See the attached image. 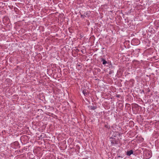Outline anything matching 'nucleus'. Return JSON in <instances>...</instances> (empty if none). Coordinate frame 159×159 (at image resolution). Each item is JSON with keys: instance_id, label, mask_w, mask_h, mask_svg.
Segmentation results:
<instances>
[{"instance_id": "f257e3e1", "label": "nucleus", "mask_w": 159, "mask_h": 159, "mask_svg": "<svg viewBox=\"0 0 159 159\" xmlns=\"http://www.w3.org/2000/svg\"><path fill=\"white\" fill-rule=\"evenodd\" d=\"M146 156L147 158L149 159L152 156V153L150 151H148L145 153Z\"/></svg>"}, {"instance_id": "f03ea898", "label": "nucleus", "mask_w": 159, "mask_h": 159, "mask_svg": "<svg viewBox=\"0 0 159 159\" xmlns=\"http://www.w3.org/2000/svg\"><path fill=\"white\" fill-rule=\"evenodd\" d=\"M88 107L89 108V110H94L95 109H96L97 108V107L96 106H92L89 105L88 106Z\"/></svg>"}, {"instance_id": "7ed1b4c3", "label": "nucleus", "mask_w": 159, "mask_h": 159, "mask_svg": "<svg viewBox=\"0 0 159 159\" xmlns=\"http://www.w3.org/2000/svg\"><path fill=\"white\" fill-rule=\"evenodd\" d=\"M111 144L113 146L115 144H118V142L116 141L115 139L112 140H111Z\"/></svg>"}, {"instance_id": "20e7f679", "label": "nucleus", "mask_w": 159, "mask_h": 159, "mask_svg": "<svg viewBox=\"0 0 159 159\" xmlns=\"http://www.w3.org/2000/svg\"><path fill=\"white\" fill-rule=\"evenodd\" d=\"M133 152L132 150L130 151H127L126 152V155L127 156H130L131 154H133Z\"/></svg>"}, {"instance_id": "39448f33", "label": "nucleus", "mask_w": 159, "mask_h": 159, "mask_svg": "<svg viewBox=\"0 0 159 159\" xmlns=\"http://www.w3.org/2000/svg\"><path fill=\"white\" fill-rule=\"evenodd\" d=\"M101 61L102 62V64L103 65H105L106 64H107L108 62L106 61L103 58H101Z\"/></svg>"}, {"instance_id": "423d86ee", "label": "nucleus", "mask_w": 159, "mask_h": 159, "mask_svg": "<svg viewBox=\"0 0 159 159\" xmlns=\"http://www.w3.org/2000/svg\"><path fill=\"white\" fill-rule=\"evenodd\" d=\"M82 93L85 96H87L88 94V92L85 89L83 90Z\"/></svg>"}, {"instance_id": "0eeeda50", "label": "nucleus", "mask_w": 159, "mask_h": 159, "mask_svg": "<svg viewBox=\"0 0 159 159\" xmlns=\"http://www.w3.org/2000/svg\"><path fill=\"white\" fill-rule=\"evenodd\" d=\"M81 17L83 18H84L85 17H86L85 15H81Z\"/></svg>"}, {"instance_id": "6e6552de", "label": "nucleus", "mask_w": 159, "mask_h": 159, "mask_svg": "<svg viewBox=\"0 0 159 159\" xmlns=\"http://www.w3.org/2000/svg\"><path fill=\"white\" fill-rule=\"evenodd\" d=\"M104 126L105 128H109V126H108V125H104Z\"/></svg>"}, {"instance_id": "1a4fd4ad", "label": "nucleus", "mask_w": 159, "mask_h": 159, "mask_svg": "<svg viewBox=\"0 0 159 159\" xmlns=\"http://www.w3.org/2000/svg\"><path fill=\"white\" fill-rule=\"evenodd\" d=\"M113 72V71H110L109 72V74H111V73H112Z\"/></svg>"}, {"instance_id": "9d476101", "label": "nucleus", "mask_w": 159, "mask_h": 159, "mask_svg": "<svg viewBox=\"0 0 159 159\" xmlns=\"http://www.w3.org/2000/svg\"><path fill=\"white\" fill-rule=\"evenodd\" d=\"M130 123H134L132 121V122H130Z\"/></svg>"}, {"instance_id": "9b49d317", "label": "nucleus", "mask_w": 159, "mask_h": 159, "mask_svg": "<svg viewBox=\"0 0 159 159\" xmlns=\"http://www.w3.org/2000/svg\"><path fill=\"white\" fill-rule=\"evenodd\" d=\"M83 159H88L87 158H83Z\"/></svg>"}, {"instance_id": "f8f14e48", "label": "nucleus", "mask_w": 159, "mask_h": 159, "mask_svg": "<svg viewBox=\"0 0 159 159\" xmlns=\"http://www.w3.org/2000/svg\"><path fill=\"white\" fill-rule=\"evenodd\" d=\"M78 66H80V65H78Z\"/></svg>"}, {"instance_id": "ddd939ff", "label": "nucleus", "mask_w": 159, "mask_h": 159, "mask_svg": "<svg viewBox=\"0 0 159 159\" xmlns=\"http://www.w3.org/2000/svg\"><path fill=\"white\" fill-rule=\"evenodd\" d=\"M118 157H120V156H118Z\"/></svg>"}]
</instances>
